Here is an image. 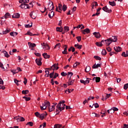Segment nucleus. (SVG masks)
<instances>
[{
    "label": "nucleus",
    "mask_w": 128,
    "mask_h": 128,
    "mask_svg": "<svg viewBox=\"0 0 128 128\" xmlns=\"http://www.w3.org/2000/svg\"><path fill=\"white\" fill-rule=\"evenodd\" d=\"M104 42L106 46H110V44H112V40L110 39V38H108L107 40H102V42Z\"/></svg>",
    "instance_id": "f257e3e1"
},
{
    "label": "nucleus",
    "mask_w": 128,
    "mask_h": 128,
    "mask_svg": "<svg viewBox=\"0 0 128 128\" xmlns=\"http://www.w3.org/2000/svg\"><path fill=\"white\" fill-rule=\"evenodd\" d=\"M102 10L106 12H112V10L111 9L108 8L107 6H105L102 8Z\"/></svg>",
    "instance_id": "f03ea898"
},
{
    "label": "nucleus",
    "mask_w": 128,
    "mask_h": 128,
    "mask_svg": "<svg viewBox=\"0 0 128 128\" xmlns=\"http://www.w3.org/2000/svg\"><path fill=\"white\" fill-rule=\"evenodd\" d=\"M20 6L21 8H24V10L30 8V6H28V4H22Z\"/></svg>",
    "instance_id": "7ed1b4c3"
},
{
    "label": "nucleus",
    "mask_w": 128,
    "mask_h": 128,
    "mask_svg": "<svg viewBox=\"0 0 128 128\" xmlns=\"http://www.w3.org/2000/svg\"><path fill=\"white\" fill-rule=\"evenodd\" d=\"M42 58L36 60V62L38 66H42Z\"/></svg>",
    "instance_id": "20e7f679"
},
{
    "label": "nucleus",
    "mask_w": 128,
    "mask_h": 128,
    "mask_svg": "<svg viewBox=\"0 0 128 128\" xmlns=\"http://www.w3.org/2000/svg\"><path fill=\"white\" fill-rule=\"evenodd\" d=\"M82 32L83 34H90V30L89 28H87L84 30H82Z\"/></svg>",
    "instance_id": "39448f33"
},
{
    "label": "nucleus",
    "mask_w": 128,
    "mask_h": 128,
    "mask_svg": "<svg viewBox=\"0 0 128 128\" xmlns=\"http://www.w3.org/2000/svg\"><path fill=\"white\" fill-rule=\"evenodd\" d=\"M110 40H111L112 42H116L118 40V38L116 36H112V37L110 38Z\"/></svg>",
    "instance_id": "423d86ee"
},
{
    "label": "nucleus",
    "mask_w": 128,
    "mask_h": 128,
    "mask_svg": "<svg viewBox=\"0 0 128 128\" xmlns=\"http://www.w3.org/2000/svg\"><path fill=\"white\" fill-rule=\"evenodd\" d=\"M20 4H26L30 2V0H19Z\"/></svg>",
    "instance_id": "0eeeda50"
},
{
    "label": "nucleus",
    "mask_w": 128,
    "mask_h": 128,
    "mask_svg": "<svg viewBox=\"0 0 128 128\" xmlns=\"http://www.w3.org/2000/svg\"><path fill=\"white\" fill-rule=\"evenodd\" d=\"M20 16V15L18 13L14 14L12 16V18H19Z\"/></svg>",
    "instance_id": "6e6552de"
},
{
    "label": "nucleus",
    "mask_w": 128,
    "mask_h": 128,
    "mask_svg": "<svg viewBox=\"0 0 128 128\" xmlns=\"http://www.w3.org/2000/svg\"><path fill=\"white\" fill-rule=\"evenodd\" d=\"M93 34L96 38H100V34L98 32H94L93 33Z\"/></svg>",
    "instance_id": "1a4fd4ad"
},
{
    "label": "nucleus",
    "mask_w": 128,
    "mask_h": 128,
    "mask_svg": "<svg viewBox=\"0 0 128 128\" xmlns=\"http://www.w3.org/2000/svg\"><path fill=\"white\" fill-rule=\"evenodd\" d=\"M114 50L115 52H122V48L120 46L114 47Z\"/></svg>",
    "instance_id": "9d476101"
},
{
    "label": "nucleus",
    "mask_w": 128,
    "mask_h": 128,
    "mask_svg": "<svg viewBox=\"0 0 128 128\" xmlns=\"http://www.w3.org/2000/svg\"><path fill=\"white\" fill-rule=\"evenodd\" d=\"M42 56H44V58H50V56L47 53H44L42 54Z\"/></svg>",
    "instance_id": "9b49d317"
},
{
    "label": "nucleus",
    "mask_w": 128,
    "mask_h": 128,
    "mask_svg": "<svg viewBox=\"0 0 128 128\" xmlns=\"http://www.w3.org/2000/svg\"><path fill=\"white\" fill-rule=\"evenodd\" d=\"M28 44L30 48H32L36 46V44H32L30 42H28Z\"/></svg>",
    "instance_id": "f8f14e48"
},
{
    "label": "nucleus",
    "mask_w": 128,
    "mask_h": 128,
    "mask_svg": "<svg viewBox=\"0 0 128 128\" xmlns=\"http://www.w3.org/2000/svg\"><path fill=\"white\" fill-rule=\"evenodd\" d=\"M56 108H54V106H50L48 107L49 112H50L54 110Z\"/></svg>",
    "instance_id": "ddd939ff"
},
{
    "label": "nucleus",
    "mask_w": 128,
    "mask_h": 128,
    "mask_svg": "<svg viewBox=\"0 0 128 128\" xmlns=\"http://www.w3.org/2000/svg\"><path fill=\"white\" fill-rule=\"evenodd\" d=\"M100 68V64H94V65H93L92 66V68Z\"/></svg>",
    "instance_id": "4468645a"
},
{
    "label": "nucleus",
    "mask_w": 128,
    "mask_h": 128,
    "mask_svg": "<svg viewBox=\"0 0 128 128\" xmlns=\"http://www.w3.org/2000/svg\"><path fill=\"white\" fill-rule=\"evenodd\" d=\"M56 30L57 32H62V30L64 28L62 26H60V27H57L56 28Z\"/></svg>",
    "instance_id": "2eb2a0df"
},
{
    "label": "nucleus",
    "mask_w": 128,
    "mask_h": 128,
    "mask_svg": "<svg viewBox=\"0 0 128 128\" xmlns=\"http://www.w3.org/2000/svg\"><path fill=\"white\" fill-rule=\"evenodd\" d=\"M58 64H54L51 68H46V70H52V66H54V68H53V70H56V66H58Z\"/></svg>",
    "instance_id": "dca6fc26"
},
{
    "label": "nucleus",
    "mask_w": 128,
    "mask_h": 128,
    "mask_svg": "<svg viewBox=\"0 0 128 128\" xmlns=\"http://www.w3.org/2000/svg\"><path fill=\"white\" fill-rule=\"evenodd\" d=\"M54 15V11H52L50 13H49L48 16L50 18H52V16Z\"/></svg>",
    "instance_id": "f3484780"
},
{
    "label": "nucleus",
    "mask_w": 128,
    "mask_h": 128,
    "mask_svg": "<svg viewBox=\"0 0 128 128\" xmlns=\"http://www.w3.org/2000/svg\"><path fill=\"white\" fill-rule=\"evenodd\" d=\"M75 48H78V50H80L82 48V45H80L78 44H76L74 45Z\"/></svg>",
    "instance_id": "a211bd4d"
},
{
    "label": "nucleus",
    "mask_w": 128,
    "mask_h": 128,
    "mask_svg": "<svg viewBox=\"0 0 128 128\" xmlns=\"http://www.w3.org/2000/svg\"><path fill=\"white\" fill-rule=\"evenodd\" d=\"M108 4L110 6H116V2H114V1H109Z\"/></svg>",
    "instance_id": "6ab92c4d"
},
{
    "label": "nucleus",
    "mask_w": 128,
    "mask_h": 128,
    "mask_svg": "<svg viewBox=\"0 0 128 128\" xmlns=\"http://www.w3.org/2000/svg\"><path fill=\"white\" fill-rule=\"evenodd\" d=\"M3 53L4 54V56H6V58H10V56L8 54V53L6 51H3Z\"/></svg>",
    "instance_id": "aec40b11"
},
{
    "label": "nucleus",
    "mask_w": 128,
    "mask_h": 128,
    "mask_svg": "<svg viewBox=\"0 0 128 128\" xmlns=\"http://www.w3.org/2000/svg\"><path fill=\"white\" fill-rule=\"evenodd\" d=\"M44 104H45V106H46V107L47 108L48 106L49 108L50 106V102L48 101H45Z\"/></svg>",
    "instance_id": "412c9836"
},
{
    "label": "nucleus",
    "mask_w": 128,
    "mask_h": 128,
    "mask_svg": "<svg viewBox=\"0 0 128 128\" xmlns=\"http://www.w3.org/2000/svg\"><path fill=\"white\" fill-rule=\"evenodd\" d=\"M33 12H31L30 14V18H32V20H36V16H32Z\"/></svg>",
    "instance_id": "4be33fe9"
},
{
    "label": "nucleus",
    "mask_w": 128,
    "mask_h": 128,
    "mask_svg": "<svg viewBox=\"0 0 128 128\" xmlns=\"http://www.w3.org/2000/svg\"><path fill=\"white\" fill-rule=\"evenodd\" d=\"M10 18V14L8 12H7L4 15V18Z\"/></svg>",
    "instance_id": "5701e85b"
},
{
    "label": "nucleus",
    "mask_w": 128,
    "mask_h": 128,
    "mask_svg": "<svg viewBox=\"0 0 128 128\" xmlns=\"http://www.w3.org/2000/svg\"><path fill=\"white\" fill-rule=\"evenodd\" d=\"M65 102H66V101L64 100L60 101L58 104V106H62H62H64V104Z\"/></svg>",
    "instance_id": "b1692460"
},
{
    "label": "nucleus",
    "mask_w": 128,
    "mask_h": 128,
    "mask_svg": "<svg viewBox=\"0 0 128 128\" xmlns=\"http://www.w3.org/2000/svg\"><path fill=\"white\" fill-rule=\"evenodd\" d=\"M122 56H124L126 58V56H128V51H127L126 53V52H123L122 54Z\"/></svg>",
    "instance_id": "393cba45"
},
{
    "label": "nucleus",
    "mask_w": 128,
    "mask_h": 128,
    "mask_svg": "<svg viewBox=\"0 0 128 128\" xmlns=\"http://www.w3.org/2000/svg\"><path fill=\"white\" fill-rule=\"evenodd\" d=\"M90 66H87L85 69V72H90Z\"/></svg>",
    "instance_id": "a878e982"
},
{
    "label": "nucleus",
    "mask_w": 128,
    "mask_h": 128,
    "mask_svg": "<svg viewBox=\"0 0 128 128\" xmlns=\"http://www.w3.org/2000/svg\"><path fill=\"white\" fill-rule=\"evenodd\" d=\"M25 34L26 35H28V36H36V34H32V32H26V34Z\"/></svg>",
    "instance_id": "bb28decb"
},
{
    "label": "nucleus",
    "mask_w": 128,
    "mask_h": 128,
    "mask_svg": "<svg viewBox=\"0 0 128 128\" xmlns=\"http://www.w3.org/2000/svg\"><path fill=\"white\" fill-rule=\"evenodd\" d=\"M64 30L65 32H68L70 30V28L68 26H64Z\"/></svg>",
    "instance_id": "cd10ccee"
},
{
    "label": "nucleus",
    "mask_w": 128,
    "mask_h": 128,
    "mask_svg": "<svg viewBox=\"0 0 128 128\" xmlns=\"http://www.w3.org/2000/svg\"><path fill=\"white\" fill-rule=\"evenodd\" d=\"M102 41L100 42H96V44L98 46H100H100H102Z\"/></svg>",
    "instance_id": "c85d7f7f"
},
{
    "label": "nucleus",
    "mask_w": 128,
    "mask_h": 128,
    "mask_svg": "<svg viewBox=\"0 0 128 128\" xmlns=\"http://www.w3.org/2000/svg\"><path fill=\"white\" fill-rule=\"evenodd\" d=\"M67 8H68V7L66 6V5L64 4L62 8V10H63V11L66 12V10Z\"/></svg>",
    "instance_id": "c756f323"
},
{
    "label": "nucleus",
    "mask_w": 128,
    "mask_h": 128,
    "mask_svg": "<svg viewBox=\"0 0 128 128\" xmlns=\"http://www.w3.org/2000/svg\"><path fill=\"white\" fill-rule=\"evenodd\" d=\"M28 90H23L22 91V94H28Z\"/></svg>",
    "instance_id": "7c9ffc66"
},
{
    "label": "nucleus",
    "mask_w": 128,
    "mask_h": 128,
    "mask_svg": "<svg viewBox=\"0 0 128 128\" xmlns=\"http://www.w3.org/2000/svg\"><path fill=\"white\" fill-rule=\"evenodd\" d=\"M23 98L25 99V100L26 102H28V100H30V97H26V96L23 97Z\"/></svg>",
    "instance_id": "2f4dec72"
},
{
    "label": "nucleus",
    "mask_w": 128,
    "mask_h": 128,
    "mask_svg": "<svg viewBox=\"0 0 128 128\" xmlns=\"http://www.w3.org/2000/svg\"><path fill=\"white\" fill-rule=\"evenodd\" d=\"M45 72L46 74L45 75V76H46V78H48V76H50V71L49 70H46Z\"/></svg>",
    "instance_id": "473e14b6"
},
{
    "label": "nucleus",
    "mask_w": 128,
    "mask_h": 128,
    "mask_svg": "<svg viewBox=\"0 0 128 128\" xmlns=\"http://www.w3.org/2000/svg\"><path fill=\"white\" fill-rule=\"evenodd\" d=\"M34 114L36 116V118H40V112H36L34 113Z\"/></svg>",
    "instance_id": "72a5a7b5"
},
{
    "label": "nucleus",
    "mask_w": 128,
    "mask_h": 128,
    "mask_svg": "<svg viewBox=\"0 0 128 128\" xmlns=\"http://www.w3.org/2000/svg\"><path fill=\"white\" fill-rule=\"evenodd\" d=\"M54 126L55 128H62V124H56L54 125Z\"/></svg>",
    "instance_id": "f704fd0d"
},
{
    "label": "nucleus",
    "mask_w": 128,
    "mask_h": 128,
    "mask_svg": "<svg viewBox=\"0 0 128 128\" xmlns=\"http://www.w3.org/2000/svg\"><path fill=\"white\" fill-rule=\"evenodd\" d=\"M102 54L103 56H106V50H103L102 52Z\"/></svg>",
    "instance_id": "c9c22d12"
},
{
    "label": "nucleus",
    "mask_w": 128,
    "mask_h": 128,
    "mask_svg": "<svg viewBox=\"0 0 128 128\" xmlns=\"http://www.w3.org/2000/svg\"><path fill=\"white\" fill-rule=\"evenodd\" d=\"M14 82H15V84H16V86L20 85V84H18V82H20V80L16 79H14Z\"/></svg>",
    "instance_id": "e433bc0d"
},
{
    "label": "nucleus",
    "mask_w": 128,
    "mask_h": 128,
    "mask_svg": "<svg viewBox=\"0 0 128 128\" xmlns=\"http://www.w3.org/2000/svg\"><path fill=\"white\" fill-rule=\"evenodd\" d=\"M96 82H100V78L96 77Z\"/></svg>",
    "instance_id": "4c0bfd02"
},
{
    "label": "nucleus",
    "mask_w": 128,
    "mask_h": 128,
    "mask_svg": "<svg viewBox=\"0 0 128 128\" xmlns=\"http://www.w3.org/2000/svg\"><path fill=\"white\" fill-rule=\"evenodd\" d=\"M19 122H24V118L19 116Z\"/></svg>",
    "instance_id": "58836bf2"
},
{
    "label": "nucleus",
    "mask_w": 128,
    "mask_h": 128,
    "mask_svg": "<svg viewBox=\"0 0 128 128\" xmlns=\"http://www.w3.org/2000/svg\"><path fill=\"white\" fill-rule=\"evenodd\" d=\"M94 58H95L97 60H102V58H100V57L98 56H94Z\"/></svg>",
    "instance_id": "ea45409f"
},
{
    "label": "nucleus",
    "mask_w": 128,
    "mask_h": 128,
    "mask_svg": "<svg viewBox=\"0 0 128 128\" xmlns=\"http://www.w3.org/2000/svg\"><path fill=\"white\" fill-rule=\"evenodd\" d=\"M42 120L44 118V115L43 114H40V118Z\"/></svg>",
    "instance_id": "a19ab883"
},
{
    "label": "nucleus",
    "mask_w": 128,
    "mask_h": 128,
    "mask_svg": "<svg viewBox=\"0 0 128 128\" xmlns=\"http://www.w3.org/2000/svg\"><path fill=\"white\" fill-rule=\"evenodd\" d=\"M56 108H58V110H60V112H62V106L57 105V106H56Z\"/></svg>",
    "instance_id": "79ce46f5"
},
{
    "label": "nucleus",
    "mask_w": 128,
    "mask_h": 128,
    "mask_svg": "<svg viewBox=\"0 0 128 128\" xmlns=\"http://www.w3.org/2000/svg\"><path fill=\"white\" fill-rule=\"evenodd\" d=\"M86 80H85V84H90V80H92L90 79L89 78H86Z\"/></svg>",
    "instance_id": "37998d69"
},
{
    "label": "nucleus",
    "mask_w": 128,
    "mask_h": 128,
    "mask_svg": "<svg viewBox=\"0 0 128 128\" xmlns=\"http://www.w3.org/2000/svg\"><path fill=\"white\" fill-rule=\"evenodd\" d=\"M76 38L77 39L78 42H80V40H82V37L80 36H77Z\"/></svg>",
    "instance_id": "c03bdc74"
},
{
    "label": "nucleus",
    "mask_w": 128,
    "mask_h": 128,
    "mask_svg": "<svg viewBox=\"0 0 128 128\" xmlns=\"http://www.w3.org/2000/svg\"><path fill=\"white\" fill-rule=\"evenodd\" d=\"M74 82V80H71L69 83H68V86H72V84Z\"/></svg>",
    "instance_id": "a18cd8bd"
},
{
    "label": "nucleus",
    "mask_w": 128,
    "mask_h": 128,
    "mask_svg": "<svg viewBox=\"0 0 128 128\" xmlns=\"http://www.w3.org/2000/svg\"><path fill=\"white\" fill-rule=\"evenodd\" d=\"M34 126V123L32 122H28L27 123L26 126Z\"/></svg>",
    "instance_id": "49530a36"
},
{
    "label": "nucleus",
    "mask_w": 128,
    "mask_h": 128,
    "mask_svg": "<svg viewBox=\"0 0 128 128\" xmlns=\"http://www.w3.org/2000/svg\"><path fill=\"white\" fill-rule=\"evenodd\" d=\"M64 52H68V46L66 45H64Z\"/></svg>",
    "instance_id": "de8ad7c7"
},
{
    "label": "nucleus",
    "mask_w": 128,
    "mask_h": 128,
    "mask_svg": "<svg viewBox=\"0 0 128 128\" xmlns=\"http://www.w3.org/2000/svg\"><path fill=\"white\" fill-rule=\"evenodd\" d=\"M10 32V29H6V30L5 31H4V34H8V32Z\"/></svg>",
    "instance_id": "09e8293b"
},
{
    "label": "nucleus",
    "mask_w": 128,
    "mask_h": 128,
    "mask_svg": "<svg viewBox=\"0 0 128 128\" xmlns=\"http://www.w3.org/2000/svg\"><path fill=\"white\" fill-rule=\"evenodd\" d=\"M32 23H31V25L30 24L25 25V28H32Z\"/></svg>",
    "instance_id": "8fccbe9b"
},
{
    "label": "nucleus",
    "mask_w": 128,
    "mask_h": 128,
    "mask_svg": "<svg viewBox=\"0 0 128 128\" xmlns=\"http://www.w3.org/2000/svg\"><path fill=\"white\" fill-rule=\"evenodd\" d=\"M124 90H128V83L125 84L124 86Z\"/></svg>",
    "instance_id": "3c124183"
},
{
    "label": "nucleus",
    "mask_w": 128,
    "mask_h": 128,
    "mask_svg": "<svg viewBox=\"0 0 128 128\" xmlns=\"http://www.w3.org/2000/svg\"><path fill=\"white\" fill-rule=\"evenodd\" d=\"M52 9L50 8V7H48V10H54V3H52Z\"/></svg>",
    "instance_id": "603ef678"
},
{
    "label": "nucleus",
    "mask_w": 128,
    "mask_h": 128,
    "mask_svg": "<svg viewBox=\"0 0 128 128\" xmlns=\"http://www.w3.org/2000/svg\"><path fill=\"white\" fill-rule=\"evenodd\" d=\"M118 108H116V107H114L112 110V112H118Z\"/></svg>",
    "instance_id": "864d4df0"
},
{
    "label": "nucleus",
    "mask_w": 128,
    "mask_h": 128,
    "mask_svg": "<svg viewBox=\"0 0 128 128\" xmlns=\"http://www.w3.org/2000/svg\"><path fill=\"white\" fill-rule=\"evenodd\" d=\"M93 106H94V107L96 108H98L100 107V106L98 105V103H96V104H94Z\"/></svg>",
    "instance_id": "5fc2aeb1"
},
{
    "label": "nucleus",
    "mask_w": 128,
    "mask_h": 128,
    "mask_svg": "<svg viewBox=\"0 0 128 128\" xmlns=\"http://www.w3.org/2000/svg\"><path fill=\"white\" fill-rule=\"evenodd\" d=\"M58 8L60 10H62V5L59 4H58Z\"/></svg>",
    "instance_id": "6e6d98bb"
},
{
    "label": "nucleus",
    "mask_w": 128,
    "mask_h": 128,
    "mask_svg": "<svg viewBox=\"0 0 128 128\" xmlns=\"http://www.w3.org/2000/svg\"><path fill=\"white\" fill-rule=\"evenodd\" d=\"M108 114H112L114 112H112V108L108 110Z\"/></svg>",
    "instance_id": "4d7b16f0"
},
{
    "label": "nucleus",
    "mask_w": 128,
    "mask_h": 128,
    "mask_svg": "<svg viewBox=\"0 0 128 128\" xmlns=\"http://www.w3.org/2000/svg\"><path fill=\"white\" fill-rule=\"evenodd\" d=\"M58 48H60V43H58L54 47V48H56L58 47Z\"/></svg>",
    "instance_id": "13d9d810"
},
{
    "label": "nucleus",
    "mask_w": 128,
    "mask_h": 128,
    "mask_svg": "<svg viewBox=\"0 0 128 128\" xmlns=\"http://www.w3.org/2000/svg\"><path fill=\"white\" fill-rule=\"evenodd\" d=\"M100 14V12H97L96 13L93 14L92 16H98Z\"/></svg>",
    "instance_id": "bf43d9fd"
},
{
    "label": "nucleus",
    "mask_w": 128,
    "mask_h": 128,
    "mask_svg": "<svg viewBox=\"0 0 128 128\" xmlns=\"http://www.w3.org/2000/svg\"><path fill=\"white\" fill-rule=\"evenodd\" d=\"M27 82H28V79H26V78H24V84H26Z\"/></svg>",
    "instance_id": "052dcab7"
},
{
    "label": "nucleus",
    "mask_w": 128,
    "mask_h": 128,
    "mask_svg": "<svg viewBox=\"0 0 128 128\" xmlns=\"http://www.w3.org/2000/svg\"><path fill=\"white\" fill-rule=\"evenodd\" d=\"M14 120H17V122H19V120H20V116L14 117Z\"/></svg>",
    "instance_id": "680f3d73"
},
{
    "label": "nucleus",
    "mask_w": 128,
    "mask_h": 128,
    "mask_svg": "<svg viewBox=\"0 0 128 128\" xmlns=\"http://www.w3.org/2000/svg\"><path fill=\"white\" fill-rule=\"evenodd\" d=\"M66 74H68L64 72H62L61 73V76H66Z\"/></svg>",
    "instance_id": "e2e57ef3"
},
{
    "label": "nucleus",
    "mask_w": 128,
    "mask_h": 128,
    "mask_svg": "<svg viewBox=\"0 0 128 128\" xmlns=\"http://www.w3.org/2000/svg\"><path fill=\"white\" fill-rule=\"evenodd\" d=\"M57 76H58V73H55L54 76L52 78H56Z\"/></svg>",
    "instance_id": "0e129e2a"
},
{
    "label": "nucleus",
    "mask_w": 128,
    "mask_h": 128,
    "mask_svg": "<svg viewBox=\"0 0 128 128\" xmlns=\"http://www.w3.org/2000/svg\"><path fill=\"white\" fill-rule=\"evenodd\" d=\"M11 72L14 74H18V72L16 71V70H11Z\"/></svg>",
    "instance_id": "69168bd1"
},
{
    "label": "nucleus",
    "mask_w": 128,
    "mask_h": 128,
    "mask_svg": "<svg viewBox=\"0 0 128 128\" xmlns=\"http://www.w3.org/2000/svg\"><path fill=\"white\" fill-rule=\"evenodd\" d=\"M106 50L108 52H112V48H110V47H108Z\"/></svg>",
    "instance_id": "338daca9"
},
{
    "label": "nucleus",
    "mask_w": 128,
    "mask_h": 128,
    "mask_svg": "<svg viewBox=\"0 0 128 128\" xmlns=\"http://www.w3.org/2000/svg\"><path fill=\"white\" fill-rule=\"evenodd\" d=\"M34 54L36 55V56H41L40 53H34Z\"/></svg>",
    "instance_id": "774afa93"
}]
</instances>
